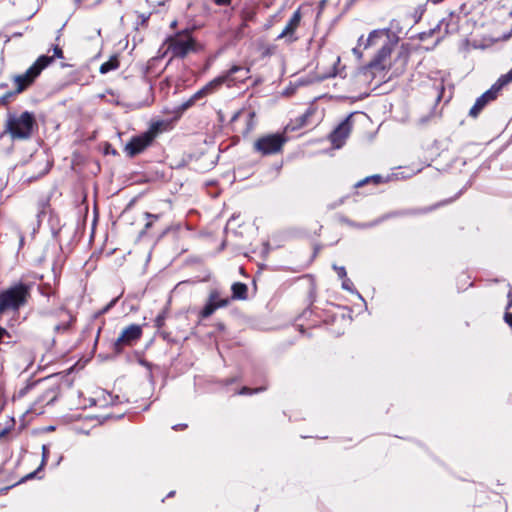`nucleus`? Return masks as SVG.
<instances>
[{
  "instance_id": "aec40b11",
  "label": "nucleus",
  "mask_w": 512,
  "mask_h": 512,
  "mask_svg": "<svg viewBox=\"0 0 512 512\" xmlns=\"http://www.w3.org/2000/svg\"><path fill=\"white\" fill-rule=\"evenodd\" d=\"M14 82L16 84V91L15 93H21L24 91L29 85L33 83L32 80H30L29 75L26 73L17 75L14 77Z\"/></svg>"
},
{
  "instance_id": "09e8293b",
  "label": "nucleus",
  "mask_w": 512,
  "mask_h": 512,
  "mask_svg": "<svg viewBox=\"0 0 512 512\" xmlns=\"http://www.w3.org/2000/svg\"><path fill=\"white\" fill-rule=\"evenodd\" d=\"M151 226H152V221H148V222L145 224V229H149Z\"/></svg>"
},
{
  "instance_id": "58836bf2",
  "label": "nucleus",
  "mask_w": 512,
  "mask_h": 512,
  "mask_svg": "<svg viewBox=\"0 0 512 512\" xmlns=\"http://www.w3.org/2000/svg\"><path fill=\"white\" fill-rule=\"evenodd\" d=\"M431 117H432V113H429L428 115L419 118L418 119V124L419 125L426 124L430 120Z\"/></svg>"
},
{
  "instance_id": "f704fd0d",
  "label": "nucleus",
  "mask_w": 512,
  "mask_h": 512,
  "mask_svg": "<svg viewBox=\"0 0 512 512\" xmlns=\"http://www.w3.org/2000/svg\"><path fill=\"white\" fill-rule=\"evenodd\" d=\"M165 316L164 314H159L155 319V326L157 328H161L164 325Z\"/></svg>"
},
{
  "instance_id": "1a4fd4ad",
  "label": "nucleus",
  "mask_w": 512,
  "mask_h": 512,
  "mask_svg": "<svg viewBox=\"0 0 512 512\" xmlns=\"http://www.w3.org/2000/svg\"><path fill=\"white\" fill-rule=\"evenodd\" d=\"M153 140L151 136L145 132L141 135L132 137L131 140L125 146V152L128 156L134 157L143 152L148 146L151 145Z\"/></svg>"
},
{
  "instance_id": "72a5a7b5",
  "label": "nucleus",
  "mask_w": 512,
  "mask_h": 512,
  "mask_svg": "<svg viewBox=\"0 0 512 512\" xmlns=\"http://www.w3.org/2000/svg\"><path fill=\"white\" fill-rule=\"evenodd\" d=\"M209 95L208 92L204 87H202L200 90H198L196 93H194L191 97L194 99V101H198L199 99Z\"/></svg>"
},
{
  "instance_id": "f03ea898",
  "label": "nucleus",
  "mask_w": 512,
  "mask_h": 512,
  "mask_svg": "<svg viewBox=\"0 0 512 512\" xmlns=\"http://www.w3.org/2000/svg\"><path fill=\"white\" fill-rule=\"evenodd\" d=\"M30 286L19 282L0 292V315L7 310L17 311L27 303Z\"/></svg>"
},
{
  "instance_id": "603ef678",
  "label": "nucleus",
  "mask_w": 512,
  "mask_h": 512,
  "mask_svg": "<svg viewBox=\"0 0 512 512\" xmlns=\"http://www.w3.org/2000/svg\"><path fill=\"white\" fill-rule=\"evenodd\" d=\"M174 495V491H171L169 494H168V497H171Z\"/></svg>"
},
{
  "instance_id": "f8f14e48",
  "label": "nucleus",
  "mask_w": 512,
  "mask_h": 512,
  "mask_svg": "<svg viewBox=\"0 0 512 512\" xmlns=\"http://www.w3.org/2000/svg\"><path fill=\"white\" fill-rule=\"evenodd\" d=\"M497 94L492 88L483 93L478 97L469 111L471 117H477L481 110L492 100L496 99Z\"/></svg>"
},
{
  "instance_id": "f3484780",
  "label": "nucleus",
  "mask_w": 512,
  "mask_h": 512,
  "mask_svg": "<svg viewBox=\"0 0 512 512\" xmlns=\"http://www.w3.org/2000/svg\"><path fill=\"white\" fill-rule=\"evenodd\" d=\"M255 16H256V9L250 4H245L240 10V18L242 20V26L246 27L248 22L254 21Z\"/></svg>"
},
{
  "instance_id": "a878e982",
  "label": "nucleus",
  "mask_w": 512,
  "mask_h": 512,
  "mask_svg": "<svg viewBox=\"0 0 512 512\" xmlns=\"http://www.w3.org/2000/svg\"><path fill=\"white\" fill-rule=\"evenodd\" d=\"M381 182H382V177L380 175L368 176V177L358 181L357 183H355L354 188H360V187H363L364 185L371 184V183L373 185H378Z\"/></svg>"
},
{
  "instance_id": "c756f323",
  "label": "nucleus",
  "mask_w": 512,
  "mask_h": 512,
  "mask_svg": "<svg viewBox=\"0 0 512 512\" xmlns=\"http://www.w3.org/2000/svg\"><path fill=\"white\" fill-rule=\"evenodd\" d=\"M249 74H250V72L247 73V76L243 77V72H237L232 77H230V79L228 81V85H230L231 83H235V82H244L246 79L249 78Z\"/></svg>"
},
{
  "instance_id": "ddd939ff",
  "label": "nucleus",
  "mask_w": 512,
  "mask_h": 512,
  "mask_svg": "<svg viewBox=\"0 0 512 512\" xmlns=\"http://www.w3.org/2000/svg\"><path fill=\"white\" fill-rule=\"evenodd\" d=\"M406 213L405 212H394V213H389V214H385L383 216H381L380 218L374 220V221H371V222H365V223H358V222H354V221H351L349 220L348 218H342L341 221L351 227H354V228H358V229H368V228H372V227H375L376 225L380 224L381 222H383L384 220L390 218V217H394V216H401V215H405Z\"/></svg>"
},
{
  "instance_id": "39448f33",
  "label": "nucleus",
  "mask_w": 512,
  "mask_h": 512,
  "mask_svg": "<svg viewBox=\"0 0 512 512\" xmlns=\"http://www.w3.org/2000/svg\"><path fill=\"white\" fill-rule=\"evenodd\" d=\"M142 336V327L138 324H131L119 335V337L115 340L113 344L114 351L116 353L122 352L124 347L132 346L136 343Z\"/></svg>"
},
{
  "instance_id": "de8ad7c7",
  "label": "nucleus",
  "mask_w": 512,
  "mask_h": 512,
  "mask_svg": "<svg viewBox=\"0 0 512 512\" xmlns=\"http://www.w3.org/2000/svg\"><path fill=\"white\" fill-rule=\"evenodd\" d=\"M239 117H241V112H237L236 114H234V116L232 117V121H236Z\"/></svg>"
},
{
  "instance_id": "49530a36",
  "label": "nucleus",
  "mask_w": 512,
  "mask_h": 512,
  "mask_svg": "<svg viewBox=\"0 0 512 512\" xmlns=\"http://www.w3.org/2000/svg\"><path fill=\"white\" fill-rule=\"evenodd\" d=\"M186 427H187L186 424H178V425L173 426L172 428L174 430H178V429H183V428H186Z\"/></svg>"
},
{
  "instance_id": "5fc2aeb1",
  "label": "nucleus",
  "mask_w": 512,
  "mask_h": 512,
  "mask_svg": "<svg viewBox=\"0 0 512 512\" xmlns=\"http://www.w3.org/2000/svg\"><path fill=\"white\" fill-rule=\"evenodd\" d=\"M510 15H512V10L509 12Z\"/></svg>"
},
{
  "instance_id": "dca6fc26",
  "label": "nucleus",
  "mask_w": 512,
  "mask_h": 512,
  "mask_svg": "<svg viewBox=\"0 0 512 512\" xmlns=\"http://www.w3.org/2000/svg\"><path fill=\"white\" fill-rule=\"evenodd\" d=\"M391 52H392V48L389 43V40H387L386 43L377 52L375 58L371 61L370 66H372V67L379 66L387 57L390 56Z\"/></svg>"
},
{
  "instance_id": "20e7f679",
  "label": "nucleus",
  "mask_w": 512,
  "mask_h": 512,
  "mask_svg": "<svg viewBox=\"0 0 512 512\" xmlns=\"http://www.w3.org/2000/svg\"><path fill=\"white\" fill-rule=\"evenodd\" d=\"M168 49L174 57L184 58L195 50V41L189 32L178 33L170 39Z\"/></svg>"
},
{
  "instance_id": "4468645a",
  "label": "nucleus",
  "mask_w": 512,
  "mask_h": 512,
  "mask_svg": "<svg viewBox=\"0 0 512 512\" xmlns=\"http://www.w3.org/2000/svg\"><path fill=\"white\" fill-rule=\"evenodd\" d=\"M385 38L386 40H389V30L388 29H376L370 32L367 39L364 40V37L361 36L358 39V45H363L364 48H368L372 45H375L379 42V40Z\"/></svg>"
},
{
  "instance_id": "2f4dec72",
  "label": "nucleus",
  "mask_w": 512,
  "mask_h": 512,
  "mask_svg": "<svg viewBox=\"0 0 512 512\" xmlns=\"http://www.w3.org/2000/svg\"><path fill=\"white\" fill-rule=\"evenodd\" d=\"M264 390H265V387L256 388L254 390L251 388H248V387H243L238 393L240 395H251L253 393H258V392H261Z\"/></svg>"
},
{
  "instance_id": "393cba45",
  "label": "nucleus",
  "mask_w": 512,
  "mask_h": 512,
  "mask_svg": "<svg viewBox=\"0 0 512 512\" xmlns=\"http://www.w3.org/2000/svg\"><path fill=\"white\" fill-rule=\"evenodd\" d=\"M48 457H49V449H48V446L47 445H43L42 446V460H41V464L40 466L32 473H29L27 476H25V478L23 480H27V479H32L34 478L37 473L43 469V467L46 465L47 463V460H48Z\"/></svg>"
},
{
  "instance_id": "4be33fe9",
  "label": "nucleus",
  "mask_w": 512,
  "mask_h": 512,
  "mask_svg": "<svg viewBox=\"0 0 512 512\" xmlns=\"http://www.w3.org/2000/svg\"><path fill=\"white\" fill-rule=\"evenodd\" d=\"M512 82V69L506 74L501 75L498 80L492 85V89L496 94L507 84Z\"/></svg>"
},
{
  "instance_id": "473e14b6",
  "label": "nucleus",
  "mask_w": 512,
  "mask_h": 512,
  "mask_svg": "<svg viewBox=\"0 0 512 512\" xmlns=\"http://www.w3.org/2000/svg\"><path fill=\"white\" fill-rule=\"evenodd\" d=\"M332 268L334 269V271H336L340 279L343 280L344 278L347 277V272L344 266H338L336 264H333Z\"/></svg>"
},
{
  "instance_id": "412c9836",
  "label": "nucleus",
  "mask_w": 512,
  "mask_h": 512,
  "mask_svg": "<svg viewBox=\"0 0 512 512\" xmlns=\"http://www.w3.org/2000/svg\"><path fill=\"white\" fill-rule=\"evenodd\" d=\"M64 314H65L64 320L61 323L56 324L54 326V331L56 333H65V332H67L70 329L71 324L74 321V317L69 312L65 311Z\"/></svg>"
},
{
  "instance_id": "6ab92c4d",
  "label": "nucleus",
  "mask_w": 512,
  "mask_h": 512,
  "mask_svg": "<svg viewBox=\"0 0 512 512\" xmlns=\"http://www.w3.org/2000/svg\"><path fill=\"white\" fill-rule=\"evenodd\" d=\"M232 299L245 300L247 298V286L241 282H235L232 287Z\"/></svg>"
},
{
  "instance_id": "37998d69",
  "label": "nucleus",
  "mask_w": 512,
  "mask_h": 512,
  "mask_svg": "<svg viewBox=\"0 0 512 512\" xmlns=\"http://www.w3.org/2000/svg\"><path fill=\"white\" fill-rule=\"evenodd\" d=\"M216 5L224 6L229 5L231 0H212Z\"/></svg>"
},
{
  "instance_id": "f257e3e1",
  "label": "nucleus",
  "mask_w": 512,
  "mask_h": 512,
  "mask_svg": "<svg viewBox=\"0 0 512 512\" xmlns=\"http://www.w3.org/2000/svg\"><path fill=\"white\" fill-rule=\"evenodd\" d=\"M36 119L32 112L25 111L20 115L9 113L5 124V132L13 140H26L32 136Z\"/></svg>"
},
{
  "instance_id": "b1692460",
  "label": "nucleus",
  "mask_w": 512,
  "mask_h": 512,
  "mask_svg": "<svg viewBox=\"0 0 512 512\" xmlns=\"http://www.w3.org/2000/svg\"><path fill=\"white\" fill-rule=\"evenodd\" d=\"M245 122H246V127L245 129L242 131V134L244 136H247L249 135L256 127V114L254 111H249L247 114H246V118H245Z\"/></svg>"
},
{
  "instance_id": "864d4df0",
  "label": "nucleus",
  "mask_w": 512,
  "mask_h": 512,
  "mask_svg": "<svg viewBox=\"0 0 512 512\" xmlns=\"http://www.w3.org/2000/svg\"><path fill=\"white\" fill-rule=\"evenodd\" d=\"M61 460H62V456H61V457H59V460H58V462L56 463V466H57V465H59V463H60V461H61Z\"/></svg>"
},
{
  "instance_id": "7c9ffc66",
  "label": "nucleus",
  "mask_w": 512,
  "mask_h": 512,
  "mask_svg": "<svg viewBox=\"0 0 512 512\" xmlns=\"http://www.w3.org/2000/svg\"><path fill=\"white\" fill-rule=\"evenodd\" d=\"M339 62H340V57L336 56L334 61H333V67L329 70V72L325 73L321 78L322 79H326V78H330V77L336 76V67L335 66Z\"/></svg>"
},
{
  "instance_id": "8fccbe9b",
  "label": "nucleus",
  "mask_w": 512,
  "mask_h": 512,
  "mask_svg": "<svg viewBox=\"0 0 512 512\" xmlns=\"http://www.w3.org/2000/svg\"><path fill=\"white\" fill-rule=\"evenodd\" d=\"M115 302L116 300H112V302L104 309V311H107Z\"/></svg>"
},
{
  "instance_id": "c9c22d12",
  "label": "nucleus",
  "mask_w": 512,
  "mask_h": 512,
  "mask_svg": "<svg viewBox=\"0 0 512 512\" xmlns=\"http://www.w3.org/2000/svg\"><path fill=\"white\" fill-rule=\"evenodd\" d=\"M194 104H195L194 99H193L192 97H190L187 101H185V102H183V103L181 104L180 108H181L182 110H186V109L190 108V107H191L192 105H194Z\"/></svg>"
},
{
  "instance_id": "0eeeda50",
  "label": "nucleus",
  "mask_w": 512,
  "mask_h": 512,
  "mask_svg": "<svg viewBox=\"0 0 512 512\" xmlns=\"http://www.w3.org/2000/svg\"><path fill=\"white\" fill-rule=\"evenodd\" d=\"M229 303L230 299L228 297L222 298L218 290H212L209 293L204 307L199 312V317L201 319H206L210 317L217 309L226 307L229 305Z\"/></svg>"
},
{
  "instance_id": "a18cd8bd",
  "label": "nucleus",
  "mask_w": 512,
  "mask_h": 512,
  "mask_svg": "<svg viewBox=\"0 0 512 512\" xmlns=\"http://www.w3.org/2000/svg\"><path fill=\"white\" fill-rule=\"evenodd\" d=\"M353 53H354L358 58H360V57L362 56V53L360 52V50H359L357 47L353 48Z\"/></svg>"
},
{
  "instance_id": "c85d7f7f",
  "label": "nucleus",
  "mask_w": 512,
  "mask_h": 512,
  "mask_svg": "<svg viewBox=\"0 0 512 512\" xmlns=\"http://www.w3.org/2000/svg\"><path fill=\"white\" fill-rule=\"evenodd\" d=\"M341 286H342V288H343L344 290L349 291L350 293H355V294H357V296H358L361 300H363V297L361 296V294H360L358 291H356V290L354 289V285H353L352 281H351L349 278H347V277H346V278H344V279L342 280V285H341Z\"/></svg>"
},
{
  "instance_id": "c03bdc74",
  "label": "nucleus",
  "mask_w": 512,
  "mask_h": 512,
  "mask_svg": "<svg viewBox=\"0 0 512 512\" xmlns=\"http://www.w3.org/2000/svg\"><path fill=\"white\" fill-rule=\"evenodd\" d=\"M145 216H146L147 219H150V218L153 219V220H157L158 219V215L151 214V213H148V212L145 213Z\"/></svg>"
},
{
  "instance_id": "5701e85b",
  "label": "nucleus",
  "mask_w": 512,
  "mask_h": 512,
  "mask_svg": "<svg viewBox=\"0 0 512 512\" xmlns=\"http://www.w3.org/2000/svg\"><path fill=\"white\" fill-rule=\"evenodd\" d=\"M119 67V61L117 56H111L108 61L101 64L99 72L106 74L112 70H116Z\"/></svg>"
},
{
  "instance_id": "9b49d317",
  "label": "nucleus",
  "mask_w": 512,
  "mask_h": 512,
  "mask_svg": "<svg viewBox=\"0 0 512 512\" xmlns=\"http://www.w3.org/2000/svg\"><path fill=\"white\" fill-rule=\"evenodd\" d=\"M53 62V58L47 55H41L37 60L25 71L29 75L30 80H34L40 75V73Z\"/></svg>"
},
{
  "instance_id": "4c0bfd02",
  "label": "nucleus",
  "mask_w": 512,
  "mask_h": 512,
  "mask_svg": "<svg viewBox=\"0 0 512 512\" xmlns=\"http://www.w3.org/2000/svg\"><path fill=\"white\" fill-rule=\"evenodd\" d=\"M509 286V291L507 293V298H508V302H507V306H506V309H510L512 307V288L510 285Z\"/></svg>"
},
{
  "instance_id": "2eb2a0df",
  "label": "nucleus",
  "mask_w": 512,
  "mask_h": 512,
  "mask_svg": "<svg viewBox=\"0 0 512 512\" xmlns=\"http://www.w3.org/2000/svg\"><path fill=\"white\" fill-rule=\"evenodd\" d=\"M300 21H301V12H300V9H297L293 13L292 17L289 19V21L286 24L283 31L279 34L278 38L281 39V38H285V37H290L291 40H295V38H293V34L296 31V29L298 28Z\"/></svg>"
},
{
  "instance_id": "6e6552de",
  "label": "nucleus",
  "mask_w": 512,
  "mask_h": 512,
  "mask_svg": "<svg viewBox=\"0 0 512 512\" xmlns=\"http://www.w3.org/2000/svg\"><path fill=\"white\" fill-rule=\"evenodd\" d=\"M237 72H243V77H245V76H247V73H249V68L234 65L225 74L220 75V76L214 78L213 80H211L210 82H208L204 86V88L210 95L213 92H215L219 87H221L223 84H228L230 77H232Z\"/></svg>"
},
{
  "instance_id": "7ed1b4c3",
  "label": "nucleus",
  "mask_w": 512,
  "mask_h": 512,
  "mask_svg": "<svg viewBox=\"0 0 512 512\" xmlns=\"http://www.w3.org/2000/svg\"><path fill=\"white\" fill-rule=\"evenodd\" d=\"M288 138L284 133H272L258 137L253 143V151L261 156L275 155L282 151Z\"/></svg>"
},
{
  "instance_id": "bb28decb",
  "label": "nucleus",
  "mask_w": 512,
  "mask_h": 512,
  "mask_svg": "<svg viewBox=\"0 0 512 512\" xmlns=\"http://www.w3.org/2000/svg\"><path fill=\"white\" fill-rule=\"evenodd\" d=\"M381 182H382V177L380 175L368 176V177L358 181L357 183H355L354 188H360V187H363L364 185L371 184V183L373 185H378Z\"/></svg>"
},
{
  "instance_id": "3c124183",
  "label": "nucleus",
  "mask_w": 512,
  "mask_h": 512,
  "mask_svg": "<svg viewBox=\"0 0 512 512\" xmlns=\"http://www.w3.org/2000/svg\"><path fill=\"white\" fill-rule=\"evenodd\" d=\"M23 242H24V238L23 236L20 237V245L22 246L23 245Z\"/></svg>"
},
{
  "instance_id": "e433bc0d",
  "label": "nucleus",
  "mask_w": 512,
  "mask_h": 512,
  "mask_svg": "<svg viewBox=\"0 0 512 512\" xmlns=\"http://www.w3.org/2000/svg\"><path fill=\"white\" fill-rule=\"evenodd\" d=\"M53 53H54V55L52 56L53 59H54V57L63 58V51L58 45L53 47Z\"/></svg>"
},
{
  "instance_id": "423d86ee",
  "label": "nucleus",
  "mask_w": 512,
  "mask_h": 512,
  "mask_svg": "<svg viewBox=\"0 0 512 512\" xmlns=\"http://www.w3.org/2000/svg\"><path fill=\"white\" fill-rule=\"evenodd\" d=\"M352 116L353 114L348 115L330 133L329 140L334 148L340 149L343 147L349 137L352 130Z\"/></svg>"
},
{
  "instance_id": "9d476101",
  "label": "nucleus",
  "mask_w": 512,
  "mask_h": 512,
  "mask_svg": "<svg viewBox=\"0 0 512 512\" xmlns=\"http://www.w3.org/2000/svg\"><path fill=\"white\" fill-rule=\"evenodd\" d=\"M462 20V17L460 14H456L454 12H451L447 17L443 18L436 28L433 30H443L445 34H453L457 33L461 30L460 22Z\"/></svg>"
},
{
  "instance_id": "ea45409f",
  "label": "nucleus",
  "mask_w": 512,
  "mask_h": 512,
  "mask_svg": "<svg viewBox=\"0 0 512 512\" xmlns=\"http://www.w3.org/2000/svg\"><path fill=\"white\" fill-rule=\"evenodd\" d=\"M14 93H6L5 95H3L2 97H0V103H3V104H6L8 103L9 99L12 97Z\"/></svg>"
},
{
  "instance_id": "79ce46f5",
  "label": "nucleus",
  "mask_w": 512,
  "mask_h": 512,
  "mask_svg": "<svg viewBox=\"0 0 512 512\" xmlns=\"http://www.w3.org/2000/svg\"><path fill=\"white\" fill-rule=\"evenodd\" d=\"M504 319H505V322H506L510 327H512V313H508V312H506V313H505V316H504Z\"/></svg>"
},
{
  "instance_id": "cd10ccee",
  "label": "nucleus",
  "mask_w": 512,
  "mask_h": 512,
  "mask_svg": "<svg viewBox=\"0 0 512 512\" xmlns=\"http://www.w3.org/2000/svg\"><path fill=\"white\" fill-rule=\"evenodd\" d=\"M164 126L163 121H157L151 124L149 129L145 132L149 136H151V139L154 140L155 137L162 131V127Z\"/></svg>"
},
{
  "instance_id": "a211bd4d",
  "label": "nucleus",
  "mask_w": 512,
  "mask_h": 512,
  "mask_svg": "<svg viewBox=\"0 0 512 512\" xmlns=\"http://www.w3.org/2000/svg\"><path fill=\"white\" fill-rule=\"evenodd\" d=\"M315 113V108L313 107H309L302 115H300L296 121H297V124L293 127H291V130H295L297 128H302L304 126H307L309 125L311 122H310V117ZM290 129V126L287 125L286 127V130Z\"/></svg>"
},
{
  "instance_id": "a19ab883",
  "label": "nucleus",
  "mask_w": 512,
  "mask_h": 512,
  "mask_svg": "<svg viewBox=\"0 0 512 512\" xmlns=\"http://www.w3.org/2000/svg\"><path fill=\"white\" fill-rule=\"evenodd\" d=\"M107 397L109 398V400H108V399H105V401H106L107 403L109 402V403H111V404H114V403L119 399V397H118V396H113V395H112V394H110V393H107Z\"/></svg>"
}]
</instances>
